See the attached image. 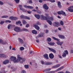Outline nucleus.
<instances>
[{
	"label": "nucleus",
	"instance_id": "nucleus-61",
	"mask_svg": "<svg viewBox=\"0 0 73 73\" xmlns=\"http://www.w3.org/2000/svg\"><path fill=\"white\" fill-rule=\"evenodd\" d=\"M70 53H73V50H71Z\"/></svg>",
	"mask_w": 73,
	"mask_h": 73
},
{
	"label": "nucleus",
	"instance_id": "nucleus-41",
	"mask_svg": "<svg viewBox=\"0 0 73 73\" xmlns=\"http://www.w3.org/2000/svg\"><path fill=\"white\" fill-rule=\"evenodd\" d=\"M2 44H3L4 45L5 44H7V42L5 41H3V40H2V42L1 43Z\"/></svg>",
	"mask_w": 73,
	"mask_h": 73
},
{
	"label": "nucleus",
	"instance_id": "nucleus-9",
	"mask_svg": "<svg viewBox=\"0 0 73 73\" xmlns=\"http://www.w3.org/2000/svg\"><path fill=\"white\" fill-rule=\"evenodd\" d=\"M23 6L25 8H30L31 9H33V7L31 6H27V5H24Z\"/></svg>",
	"mask_w": 73,
	"mask_h": 73
},
{
	"label": "nucleus",
	"instance_id": "nucleus-18",
	"mask_svg": "<svg viewBox=\"0 0 73 73\" xmlns=\"http://www.w3.org/2000/svg\"><path fill=\"white\" fill-rule=\"evenodd\" d=\"M44 57L46 58V59H49V58L48 57V55L47 54H45L43 55Z\"/></svg>",
	"mask_w": 73,
	"mask_h": 73
},
{
	"label": "nucleus",
	"instance_id": "nucleus-49",
	"mask_svg": "<svg viewBox=\"0 0 73 73\" xmlns=\"http://www.w3.org/2000/svg\"><path fill=\"white\" fill-rule=\"evenodd\" d=\"M49 33V30H46L45 31V33L47 34Z\"/></svg>",
	"mask_w": 73,
	"mask_h": 73
},
{
	"label": "nucleus",
	"instance_id": "nucleus-27",
	"mask_svg": "<svg viewBox=\"0 0 73 73\" xmlns=\"http://www.w3.org/2000/svg\"><path fill=\"white\" fill-rule=\"evenodd\" d=\"M62 15H63V16H66V14L65 13V12L63 11H62Z\"/></svg>",
	"mask_w": 73,
	"mask_h": 73
},
{
	"label": "nucleus",
	"instance_id": "nucleus-64",
	"mask_svg": "<svg viewBox=\"0 0 73 73\" xmlns=\"http://www.w3.org/2000/svg\"><path fill=\"white\" fill-rule=\"evenodd\" d=\"M39 3H42V0H39Z\"/></svg>",
	"mask_w": 73,
	"mask_h": 73
},
{
	"label": "nucleus",
	"instance_id": "nucleus-53",
	"mask_svg": "<svg viewBox=\"0 0 73 73\" xmlns=\"http://www.w3.org/2000/svg\"><path fill=\"white\" fill-rule=\"evenodd\" d=\"M36 25H40V23L39 22H37L36 23Z\"/></svg>",
	"mask_w": 73,
	"mask_h": 73
},
{
	"label": "nucleus",
	"instance_id": "nucleus-34",
	"mask_svg": "<svg viewBox=\"0 0 73 73\" xmlns=\"http://www.w3.org/2000/svg\"><path fill=\"white\" fill-rule=\"evenodd\" d=\"M55 73V71H50L46 72V73Z\"/></svg>",
	"mask_w": 73,
	"mask_h": 73
},
{
	"label": "nucleus",
	"instance_id": "nucleus-44",
	"mask_svg": "<svg viewBox=\"0 0 73 73\" xmlns=\"http://www.w3.org/2000/svg\"><path fill=\"white\" fill-rule=\"evenodd\" d=\"M49 1H50V2H51L52 3H54L55 2V0H48Z\"/></svg>",
	"mask_w": 73,
	"mask_h": 73
},
{
	"label": "nucleus",
	"instance_id": "nucleus-19",
	"mask_svg": "<svg viewBox=\"0 0 73 73\" xmlns=\"http://www.w3.org/2000/svg\"><path fill=\"white\" fill-rule=\"evenodd\" d=\"M35 17L38 19H40V16L39 15H35Z\"/></svg>",
	"mask_w": 73,
	"mask_h": 73
},
{
	"label": "nucleus",
	"instance_id": "nucleus-45",
	"mask_svg": "<svg viewBox=\"0 0 73 73\" xmlns=\"http://www.w3.org/2000/svg\"><path fill=\"white\" fill-rule=\"evenodd\" d=\"M60 24L61 25H62V26L64 25V22H63V21H60Z\"/></svg>",
	"mask_w": 73,
	"mask_h": 73
},
{
	"label": "nucleus",
	"instance_id": "nucleus-62",
	"mask_svg": "<svg viewBox=\"0 0 73 73\" xmlns=\"http://www.w3.org/2000/svg\"><path fill=\"white\" fill-rule=\"evenodd\" d=\"M35 67H37V64L36 63H35Z\"/></svg>",
	"mask_w": 73,
	"mask_h": 73
},
{
	"label": "nucleus",
	"instance_id": "nucleus-38",
	"mask_svg": "<svg viewBox=\"0 0 73 73\" xmlns=\"http://www.w3.org/2000/svg\"><path fill=\"white\" fill-rule=\"evenodd\" d=\"M40 34L42 37H44V35H45V33H40Z\"/></svg>",
	"mask_w": 73,
	"mask_h": 73
},
{
	"label": "nucleus",
	"instance_id": "nucleus-28",
	"mask_svg": "<svg viewBox=\"0 0 73 73\" xmlns=\"http://www.w3.org/2000/svg\"><path fill=\"white\" fill-rule=\"evenodd\" d=\"M68 11L69 12H73V9H72L71 8H68Z\"/></svg>",
	"mask_w": 73,
	"mask_h": 73
},
{
	"label": "nucleus",
	"instance_id": "nucleus-35",
	"mask_svg": "<svg viewBox=\"0 0 73 73\" xmlns=\"http://www.w3.org/2000/svg\"><path fill=\"white\" fill-rule=\"evenodd\" d=\"M25 68H26V69H28V68H29V65H25Z\"/></svg>",
	"mask_w": 73,
	"mask_h": 73
},
{
	"label": "nucleus",
	"instance_id": "nucleus-8",
	"mask_svg": "<svg viewBox=\"0 0 73 73\" xmlns=\"http://www.w3.org/2000/svg\"><path fill=\"white\" fill-rule=\"evenodd\" d=\"M48 49L50 51L54 53H56V50L54 49L50 48H48Z\"/></svg>",
	"mask_w": 73,
	"mask_h": 73
},
{
	"label": "nucleus",
	"instance_id": "nucleus-2",
	"mask_svg": "<svg viewBox=\"0 0 73 73\" xmlns=\"http://www.w3.org/2000/svg\"><path fill=\"white\" fill-rule=\"evenodd\" d=\"M41 20H47V22L50 25H52V22L50 21V20H48V19H47V18L42 15H41Z\"/></svg>",
	"mask_w": 73,
	"mask_h": 73
},
{
	"label": "nucleus",
	"instance_id": "nucleus-57",
	"mask_svg": "<svg viewBox=\"0 0 73 73\" xmlns=\"http://www.w3.org/2000/svg\"><path fill=\"white\" fill-rule=\"evenodd\" d=\"M7 57V55H5L4 54L3 55V58H6V57Z\"/></svg>",
	"mask_w": 73,
	"mask_h": 73
},
{
	"label": "nucleus",
	"instance_id": "nucleus-17",
	"mask_svg": "<svg viewBox=\"0 0 73 73\" xmlns=\"http://www.w3.org/2000/svg\"><path fill=\"white\" fill-rule=\"evenodd\" d=\"M34 27H35V28L38 30H38L40 29V27L36 25H34Z\"/></svg>",
	"mask_w": 73,
	"mask_h": 73
},
{
	"label": "nucleus",
	"instance_id": "nucleus-37",
	"mask_svg": "<svg viewBox=\"0 0 73 73\" xmlns=\"http://www.w3.org/2000/svg\"><path fill=\"white\" fill-rule=\"evenodd\" d=\"M62 11H58L57 12V13L58 15H62Z\"/></svg>",
	"mask_w": 73,
	"mask_h": 73
},
{
	"label": "nucleus",
	"instance_id": "nucleus-14",
	"mask_svg": "<svg viewBox=\"0 0 73 73\" xmlns=\"http://www.w3.org/2000/svg\"><path fill=\"white\" fill-rule=\"evenodd\" d=\"M60 65H61L60 64H58L55 66H54L52 67V68H58V67H59V66H60Z\"/></svg>",
	"mask_w": 73,
	"mask_h": 73
},
{
	"label": "nucleus",
	"instance_id": "nucleus-21",
	"mask_svg": "<svg viewBox=\"0 0 73 73\" xmlns=\"http://www.w3.org/2000/svg\"><path fill=\"white\" fill-rule=\"evenodd\" d=\"M32 33H33V34H35V35H36V34H37V31L35 30H33L32 31Z\"/></svg>",
	"mask_w": 73,
	"mask_h": 73
},
{
	"label": "nucleus",
	"instance_id": "nucleus-29",
	"mask_svg": "<svg viewBox=\"0 0 73 73\" xmlns=\"http://www.w3.org/2000/svg\"><path fill=\"white\" fill-rule=\"evenodd\" d=\"M9 16H7V15H4V16H2L1 17V18H7L8 17H9Z\"/></svg>",
	"mask_w": 73,
	"mask_h": 73
},
{
	"label": "nucleus",
	"instance_id": "nucleus-50",
	"mask_svg": "<svg viewBox=\"0 0 73 73\" xmlns=\"http://www.w3.org/2000/svg\"><path fill=\"white\" fill-rule=\"evenodd\" d=\"M13 17H9V19H10V20H13Z\"/></svg>",
	"mask_w": 73,
	"mask_h": 73
},
{
	"label": "nucleus",
	"instance_id": "nucleus-5",
	"mask_svg": "<svg viewBox=\"0 0 73 73\" xmlns=\"http://www.w3.org/2000/svg\"><path fill=\"white\" fill-rule=\"evenodd\" d=\"M41 63L42 65H49L53 64V63L51 62H44V61L42 60L41 61Z\"/></svg>",
	"mask_w": 73,
	"mask_h": 73
},
{
	"label": "nucleus",
	"instance_id": "nucleus-10",
	"mask_svg": "<svg viewBox=\"0 0 73 73\" xmlns=\"http://www.w3.org/2000/svg\"><path fill=\"white\" fill-rule=\"evenodd\" d=\"M43 7L46 9V10H48V7L47 6V5L46 4H44V5H43Z\"/></svg>",
	"mask_w": 73,
	"mask_h": 73
},
{
	"label": "nucleus",
	"instance_id": "nucleus-15",
	"mask_svg": "<svg viewBox=\"0 0 73 73\" xmlns=\"http://www.w3.org/2000/svg\"><path fill=\"white\" fill-rule=\"evenodd\" d=\"M18 41L20 44H22L23 43V40L20 38H18Z\"/></svg>",
	"mask_w": 73,
	"mask_h": 73
},
{
	"label": "nucleus",
	"instance_id": "nucleus-33",
	"mask_svg": "<svg viewBox=\"0 0 73 73\" xmlns=\"http://www.w3.org/2000/svg\"><path fill=\"white\" fill-rule=\"evenodd\" d=\"M63 57H65L66 56V54L65 53H64L62 55Z\"/></svg>",
	"mask_w": 73,
	"mask_h": 73
},
{
	"label": "nucleus",
	"instance_id": "nucleus-12",
	"mask_svg": "<svg viewBox=\"0 0 73 73\" xmlns=\"http://www.w3.org/2000/svg\"><path fill=\"white\" fill-rule=\"evenodd\" d=\"M9 60H6L3 62V64H4V65L7 64H8V63H9Z\"/></svg>",
	"mask_w": 73,
	"mask_h": 73
},
{
	"label": "nucleus",
	"instance_id": "nucleus-31",
	"mask_svg": "<svg viewBox=\"0 0 73 73\" xmlns=\"http://www.w3.org/2000/svg\"><path fill=\"white\" fill-rule=\"evenodd\" d=\"M12 25L9 24V25L8 26L7 28L8 29H9L11 27H12Z\"/></svg>",
	"mask_w": 73,
	"mask_h": 73
},
{
	"label": "nucleus",
	"instance_id": "nucleus-22",
	"mask_svg": "<svg viewBox=\"0 0 73 73\" xmlns=\"http://www.w3.org/2000/svg\"><path fill=\"white\" fill-rule=\"evenodd\" d=\"M48 44L49 45H51V46H53L54 45V44H55V43L54 42L49 43L48 42Z\"/></svg>",
	"mask_w": 73,
	"mask_h": 73
},
{
	"label": "nucleus",
	"instance_id": "nucleus-63",
	"mask_svg": "<svg viewBox=\"0 0 73 73\" xmlns=\"http://www.w3.org/2000/svg\"><path fill=\"white\" fill-rule=\"evenodd\" d=\"M29 3L31 4H32V0L29 1Z\"/></svg>",
	"mask_w": 73,
	"mask_h": 73
},
{
	"label": "nucleus",
	"instance_id": "nucleus-52",
	"mask_svg": "<svg viewBox=\"0 0 73 73\" xmlns=\"http://www.w3.org/2000/svg\"><path fill=\"white\" fill-rule=\"evenodd\" d=\"M4 4V3H3L2 1H0V5H3Z\"/></svg>",
	"mask_w": 73,
	"mask_h": 73
},
{
	"label": "nucleus",
	"instance_id": "nucleus-46",
	"mask_svg": "<svg viewBox=\"0 0 73 73\" xmlns=\"http://www.w3.org/2000/svg\"><path fill=\"white\" fill-rule=\"evenodd\" d=\"M64 53H66V54H68V51L67 50H64Z\"/></svg>",
	"mask_w": 73,
	"mask_h": 73
},
{
	"label": "nucleus",
	"instance_id": "nucleus-60",
	"mask_svg": "<svg viewBox=\"0 0 73 73\" xmlns=\"http://www.w3.org/2000/svg\"><path fill=\"white\" fill-rule=\"evenodd\" d=\"M61 70V68H59L58 69L56 70V71H59V70Z\"/></svg>",
	"mask_w": 73,
	"mask_h": 73
},
{
	"label": "nucleus",
	"instance_id": "nucleus-55",
	"mask_svg": "<svg viewBox=\"0 0 73 73\" xmlns=\"http://www.w3.org/2000/svg\"><path fill=\"white\" fill-rule=\"evenodd\" d=\"M0 73H5V72L4 70H3L1 72L0 71Z\"/></svg>",
	"mask_w": 73,
	"mask_h": 73
},
{
	"label": "nucleus",
	"instance_id": "nucleus-39",
	"mask_svg": "<svg viewBox=\"0 0 73 73\" xmlns=\"http://www.w3.org/2000/svg\"><path fill=\"white\" fill-rule=\"evenodd\" d=\"M5 23H11V21H9V20H6L5 21Z\"/></svg>",
	"mask_w": 73,
	"mask_h": 73
},
{
	"label": "nucleus",
	"instance_id": "nucleus-47",
	"mask_svg": "<svg viewBox=\"0 0 73 73\" xmlns=\"http://www.w3.org/2000/svg\"><path fill=\"white\" fill-rule=\"evenodd\" d=\"M13 20H17V18L16 17H13Z\"/></svg>",
	"mask_w": 73,
	"mask_h": 73
},
{
	"label": "nucleus",
	"instance_id": "nucleus-58",
	"mask_svg": "<svg viewBox=\"0 0 73 73\" xmlns=\"http://www.w3.org/2000/svg\"><path fill=\"white\" fill-rule=\"evenodd\" d=\"M29 24H27L26 25V28H28V27H29Z\"/></svg>",
	"mask_w": 73,
	"mask_h": 73
},
{
	"label": "nucleus",
	"instance_id": "nucleus-11",
	"mask_svg": "<svg viewBox=\"0 0 73 73\" xmlns=\"http://www.w3.org/2000/svg\"><path fill=\"white\" fill-rule=\"evenodd\" d=\"M58 36L60 38H61L62 39H64L65 38V36L62 35H58Z\"/></svg>",
	"mask_w": 73,
	"mask_h": 73
},
{
	"label": "nucleus",
	"instance_id": "nucleus-7",
	"mask_svg": "<svg viewBox=\"0 0 73 73\" xmlns=\"http://www.w3.org/2000/svg\"><path fill=\"white\" fill-rule=\"evenodd\" d=\"M23 5H19V7L20 8V9L22 11H23V12H25L26 11H25V9H24L22 7L21 8V7H22Z\"/></svg>",
	"mask_w": 73,
	"mask_h": 73
},
{
	"label": "nucleus",
	"instance_id": "nucleus-6",
	"mask_svg": "<svg viewBox=\"0 0 73 73\" xmlns=\"http://www.w3.org/2000/svg\"><path fill=\"white\" fill-rule=\"evenodd\" d=\"M10 60L11 61H13L14 62H15V61H16V58L14 56H12L10 58Z\"/></svg>",
	"mask_w": 73,
	"mask_h": 73
},
{
	"label": "nucleus",
	"instance_id": "nucleus-54",
	"mask_svg": "<svg viewBox=\"0 0 73 73\" xmlns=\"http://www.w3.org/2000/svg\"><path fill=\"white\" fill-rule=\"evenodd\" d=\"M41 34H40V33L38 35V37L39 38V37H41Z\"/></svg>",
	"mask_w": 73,
	"mask_h": 73
},
{
	"label": "nucleus",
	"instance_id": "nucleus-40",
	"mask_svg": "<svg viewBox=\"0 0 73 73\" xmlns=\"http://www.w3.org/2000/svg\"><path fill=\"white\" fill-rule=\"evenodd\" d=\"M4 54H0V57L2 58L4 56Z\"/></svg>",
	"mask_w": 73,
	"mask_h": 73
},
{
	"label": "nucleus",
	"instance_id": "nucleus-24",
	"mask_svg": "<svg viewBox=\"0 0 73 73\" xmlns=\"http://www.w3.org/2000/svg\"><path fill=\"white\" fill-rule=\"evenodd\" d=\"M22 23L24 25L26 24L27 23V22L24 20L23 19L22 20Z\"/></svg>",
	"mask_w": 73,
	"mask_h": 73
},
{
	"label": "nucleus",
	"instance_id": "nucleus-56",
	"mask_svg": "<svg viewBox=\"0 0 73 73\" xmlns=\"http://www.w3.org/2000/svg\"><path fill=\"white\" fill-rule=\"evenodd\" d=\"M21 73H26V72L25 71L23 70L21 72Z\"/></svg>",
	"mask_w": 73,
	"mask_h": 73
},
{
	"label": "nucleus",
	"instance_id": "nucleus-23",
	"mask_svg": "<svg viewBox=\"0 0 73 73\" xmlns=\"http://www.w3.org/2000/svg\"><path fill=\"white\" fill-rule=\"evenodd\" d=\"M51 70V68H48V69H46L44 70V72H48L50 71Z\"/></svg>",
	"mask_w": 73,
	"mask_h": 73
},
{
	"label": "nucleus",
	"instance_id": "nucleus-30",
	"mask_svg": "<svg viewBox=\"0 0 73 73\" xmlns=\"http://www.w3.org/2000/svg\"><path fill=\"white\" fill-rule=\"evenodd\" d=\"M47 40L48 42H50L51 41V38H50V37H49L47 38Z\"/></svg>",
	"mask_w": 73,
	"mask_h": 73
},
{
	"label": "nucleus",
	"instance_id": "nucleus-26",
	"mask_svg": "<svg viewBox=\"0 0 73 73\" xmlns=\"http://www.w3.org/2000/svg\"><path fill=\"white\" fill-rule=\"evenodd\" d=\"M48 20H51V21H53L54 20L53 18L52 17H48Z\"/></svg>",
	"mask_w": 73,
	"mask_h": 73
},
{
	"label": "nucleus",
	"instance_id": "nucleus-42",
	"mask_svg": "<svg viewBox=\"0 0 73 73\" xmlns=\"http://www.w3.org/2000/svg\"><path fill=\"white\" fill-rule=\"evenodd\" d=\"M20 49L21 50H24V48L23 47H21L20 48Z\"/></svg>",
	"mask_w": 73,
	"mask_h": 73
},
{
	"label": "nucleus",
	"instance_id": "nucleus-13",
	"mask_svg": "<svg viewBox=\"0 0 73 73\" xmlns=\"http://www.w3.org/2000/svg\"><path fill=\"white\" fill-rule=\"evenodd\" d=\"M49 57L51 59H53L54 58V55L52 53H50L49 55Z\"/></svg>",
	"mask_w": 73,
	"mask_h": 73
},
{
	"label": "nucleus",
	"instance_id": "nucleus-43",
	"mask_svg": "<svg viewBox=\"0 0 73 73\" xmlns=\"http://www.w3.org/2000/svg\"><path fill=\"white\" fill-rule=\"evenodd\" d=\"M25 19H28V20H30V18L27 16H25Z\"/></svg>",
	"mask_w": 73,
	"mask_h": 73
},
{
	"label": "nucleus",
	"instance_id": "nucleus-25",
	"mask_svg": "<svg viewBox=\"0 0 73 73\" xmlns=\"http://www.w3.org/2000/svg\"><path fill=\"white\" fill-rule=\"evenodd\" d=\"M22 31H25V32H29V31L27 29H22Z\"/></svg>",
	"mask_w": 73,
	"mask_h": 73
},
{
	"label": "nucleus",
	"instance_id": "nucleus-59",
	"mask_svg": "<svg viewBox=\"0 0 73 73\" xmlns=\"http://www.w3.org/2000/svg\"><path fill=\"white\" fill-rule=\"evenodd\" d=\"M68 8H71V9H73V6H71L68 7Z\"/></svg>",
	"mask_w": 73,
	"mask_h": 73
},
{
	"label": "nucleus",
	"instance_id": "nucleus-51",
	"mask_svg": "<svg viewBox=\"0 0 73 73\" xmlns=\"http://www.w3.org/2000/svg\"><path fill=\"white\" fill-rule=\"evenodd\" d=\"M16 2V3H19V0H15Z\"/></svg>",
	"mask_w": 73,
	"mask_h": 73
},
{
	"label": "nucleus",
	"instance_id": "nucleus-1",
	"mask_svg": "<svg viewBox=\"0 0 73 73\" xmlns=\"http://www.w3.org/2000/svg\"><path fill=\"white\" fill-rule=\"evenodd\" d=\"M17 60L15 61V63H16V62H20L21 63H23V62H24L25 61V58H22L20 57V55H17Z\"/></svg>",
	"mask_w": 73,
	"mask_h": 73
},
{
	"label": "nucleus",
	"instance_id": "nucleus-3",
	"mask_svg": "<svg viewBox=\"0 0 73 73\" xmlns=\"http://www.w3.org/2000/svg\"><path fill=\"white\" fill-rule=\"evenodd\" d=\"M52 38L54 40H56L57 41L56 42V43L57 45H60V46H61L63 44V42H60V40H59V39L56 38H55L54 37L52 36Z\"/></svg>",
	"mask_w": 73,
	"mask_h": 73
},
{
	"label": "nucleus",
	"instance_id": "nucleus-4",
	"mask_svg": "<svg viewBox=\"0 0 73 73\" xmlns=\"http://www.w3.org/2000/svg\"><path fill=\"white\" fill-rule=\"evenodd\" d=\"M14 30L16 32H21L23 31L22 29H20V27H16L14 28Z\"/></svg>",
	"mask_w": 73,
	"mask_h": 73
},
{
	"label": "nucleus",
	"instance_id": "nucleus-36",
	"mask_svg": "<svg viewBox=\"0 0 73 73\" xmlns=\"http://www.w3.org/2000/svg\"><path fill=\"white\" fill-rule=\"evenodd\" d=\"M16 23L17 25H18V24H21V22L20 21H19L18 22H16Z\"/></svg>",
	"mask_w": 73,
	"mask_h": 73
},
{
	"label": "nucleus",
	"instance_id": "nucleus-32",
	"mask_svg": "<svg viewBox=\"0 0 73 73\" xmlns=\"http://www.w3.org/2000/svg\"><path fill=\"white\" fill-rule=\"evenodd\" d=\"M4 23V21H3L1 20L0 23V24H1V25H3V24Z\"/></svg>",
	"mask_w": 73,
	"mask_h": 73
},
{
	"label": "nucleus",
	"instance_id": "nucleus-20",
	"mask_svg": "<svg viewBox=\"0 0 73 73\" xmlns=\"http://www.w3.org/2000/svg\"><path fill=\"white\" fill-rule=\"evenodd\" d=\"M54 23L55 24L54 25V26L58 27V25H59V23L58 22H55Z\"/></svg>",
	"mask_w": 73,
	"mask_h": 73
},
{
	"label": "nucleus",
	"instance_id": "nucleus-48",
	"mask_svg": "<svg viewBox=\"0 0 73 73\" xmlns=\"http://www.w3.org/2000/svg\"><path fill=\"white\" fill-rule=\"evenodd\" d=\"M25 16H24L23 15H21L20 16V17L21 18V19H25Z\"/></svg>",
	"mask_w": 73,
	"mask_h": 73
},
{
	"label": "nucleus",
	"instance_id": "nucleus-16",
	"mask_svg": "<svg viewBox=\"0 0 73 73\" xmlns=\"http://www.w3.org/2000/svg\"><path fill=\"white\" fill-rule=\"evenodd\" d=\"M58 6L59 8H61L62 7V6H61V2H60L59 1L58 2Z\"/></svg>",
	"mask_w": 73,
	"mask_h": 73
}]
</instances>
